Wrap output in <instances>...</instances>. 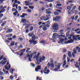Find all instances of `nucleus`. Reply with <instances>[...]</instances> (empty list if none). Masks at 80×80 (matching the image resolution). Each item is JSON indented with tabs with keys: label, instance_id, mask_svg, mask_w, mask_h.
Returning <instances> with one entry per match:
<instances>
[{
	"label": "nucleus",
	"instance_id": "nucleus-14",
	"mask_svg": "<svg viewBox=\"0 0 80 80\" xmlns=\"http://www.w3.org/2000/svg\"><path fill=\"white\" fill-rule=\"evenodd\" d=\"M50 16V14H48L46 16V18L45 19H44V21H47V20H48L49 19V17Z\"/></svg>",
	"mask_w": 80,
	"mask_h": 80
},
{
	"label": "nucleus",
	"instance_id": "nucleus-4",
	"mask_svg": "<svg viewBox=\"0 0 80 80\" xmlns=\"http://www.w3.org/2000/svg\"><path fill=\"white\" fill-rule=\"evenodd\" d=\"M71 8H72V10H71V12L72 13V14L74 13V12H75V8H76V6L73 4H71Z\"/></svg>",
	"mask_w": 80,
	"mask_h": 80
},
{
	"label": "nucleus",
	"instance_id": "nucleus-27",
	"mask_svg": "<svg viewBox=\"0 0 80 80\" xmlns=\"http://www.w3.org/2000/svg\"><path fill=\"white\" fill-rule=\"evenodd\" d=\"M45 16H42L40 18V19L41 20H45Z\"/></svg>",
	"mask_w": 80,
	"mask_h": 80
},
{
	"label": "nucleus",
	"instance_id": "nucleus-47",
	"mask_svg": "<svg viewBox=\"0 0 80 80\" xmlns=\"http://www.w3.org/2000/svg\"><path fill=\"white\" fill-rule=\"evenodd\" d=\"M36 60L37 61V64H38V65H39V64H40V62H39V61H38V59H37V58L36 59Z\"/></svg>",
	"mask_w": 80,
	"mask_h": 80
},
{
	"label": "nucleus",
	"instance_id": "nucleus-24",
	"mask_svg": "<svg viewBox=\"0 0 80 80\" xmlns=\"http://www.w3.org/2000/svg\"><path fill=\"white\" fill-rule=\"evenodd\" d=\"M75 66L77 67V68H79V64L78 62H76V64H75Z\"/></svg>",
	"mask_w": 80,
	"mask_h": 80
},
{
	"label": "nucleus",
	"instance_id": "nucleus-37",
	"mask_svg": "<svg viewBox=\"0 0 80 80\" xmlns=\"http://www.w3.org/2000/svg\"><path fill=\"white\" fill-rule=\"evenodd\" d=\"M28 7L30 9H33L34 7L33 6H29Z\"/></svg>",
	"mask_w": 80,
	"mask_h": 80
},
{
	"label": "nucleus",
	"instance_id": "nucleus-51",
	"mask_svg": "<svg viewBox=\"0 0 80 80\" xmlns=\"http://www.w3.org/2000/svg\"><path fill=\"white\" fill-rule=\"evenodd\" d=\"M50 10H51V9L50 8H49L46 10V12H47V11H48V12H50Z\"/></svg>",
	"mask_w": 80,
	"mask_h": 80
},
{
	"label": "nucleus",
	"instance_id": "nucleus-32",
	"mask_svg": "<svg viewBox=\"0 0 80 80\" xmlns=\"http://www.w3.org/2000/svg\"><path fill=\"white\" fill-rule=\"evenodd\" d=\"M14 44H15V42L12 41L11 43V45H10L11 47H12L13 45H14Z\"/></svg>",
	"mask_w": 80,
	"mask_h": 80
},
{
	"label": "nucleus",
	"instance_id": "nucleus-43",
	"mask_svg": "<svg viewBox=\"0 0 80 80\" xmlns=\"http://www.w3.org/2000/svg\"><path fill=\"white\" fill-rule=\"evenodd\" d=\"M47 12H46L47 14H49V13H52V12L50 11H46Z\"/></svg>",
	"mask_w": 80,
	"mask_h": 80
},
{
	"label": "nucleus",
	"instance_id": "nucleus-41",
	"mask_svg": "<svg viewBox=\"0 0 80 80\" xmlns=\"http://www.w3.org/2000/svg\"><path fill=\"white\" fill-rule=\"evenodd\" d=\"M45 42V40H42L40 42V43H44Z\"/></svg>",
	"mask_w": 80,
	"mask_h": 80
},
{
	"label": "nucleus",
	"instance_id": "nucleus-19",
	"mask_svg": "<svg viewBox=\"0 0 80 80\" xmlns=\"http://www.w3.org/2000/svg\"><path fill=\"white\" fill-rule=\"evenodd\" d=\"M73 40L72 39H71L68 41V42H65V43H73Z\"/></svg>",
	"mask_w": 80,
	"mask_h": 80
},
{
	"label": "nucleus",
	"instance_id": "nucleus-63",
	"mask_svg": "<svg viewBox=\"0 0 80 80\" xmlns=\"http://www.w3.org/2000/svg\"><path fill=\"white\" fill-rule=\"evenodd\" d=\"M56 3H57L58 4V3H60V2L59 1H57L56 2Z\"/></svg>",
	"mask_w": 80,
	"mask_h": 80
},
{
	"label": "nucleus",
	"instance_id": "nucleus-20",
	"mask_svg": "<svg viewBox=\"0 0 80 80\" xmlns=\"http://www.w3.org/2000/svg\"><path fill=\"white\" fill-rule=\"evenodd\" d=\"M45 58L43 56L41 57L39 59V62H42V60L43 61L45 60Z\"/></svg>",
	"mask_w": 80,
	"mask_h": 80
},
{
	"label": "nucleus",
	"instance_id": "nucleus-33",
	"mask_svg": "<svg viewBox=\"0 0 80 80\" xmlns=\"http://www.w3.org/2000/svg\"><path fill=\"white\" fill-rule=\"evenodd\" d=\"M60 6H62V4H56V8H58V6L60 7Z\"/></svg>",
	"mask_w": 80,
	"mask_h": 80
},
{
	"label": "nucleus",
	"instance_id": "nucleus-9",
	"mask_svg": "<svg viewBox=\"0 0 80 80\" xmlns=\"http://www.w3.org/2000/svg\"><path fill=\"white\" fill-rule=\"evenodd\" d=\"M46 27H47L46 26V25L44 26V25H42L39 27V28H42L43 30L45 31V30H47V29Z\"/></svg>",
	"mask_w": 80,
	"mask_h": 80
},
{
	"label": "nucleus",
	"instance_id": "nucleus-48",
	"mask_svg": "<svg viewBox=\"0 0 80 80\" xmlns=\"http://www.w3.org/2000/svg\"><path fill=\"white\" fill-rule=\"evenodd\" d=\"M0 75H4V73L2 72V71H0Z\"/></svg>",
	"mask_w": 80,
	"mask_h": 80
},
{
	"label": "nucleus",
	"instance_id": "nucleus-54",
	"mask_svg": "<svg viewBox=\"0 0 80 80\" xmlns=\"http://www.w3.org/2000/svg\"><path fill=\"white\" fill-rule=\"evenodd\" d=\"M22 15L24 16H27V14L25 13H23L22 14Z\"/></svg>",
	"mask_w": 80,
	"mask_h": 80
},
{
	"label": "nucleus",
	"instance_id": "nucleus-22",
	"mask_svg": "<svg viewBox=\"0 0 80 80\" xmlns=\"http://www.w3.org/2000/svg\"><path fill=\"white\" fill-rule=\"evenodd\" d=\"M53 36L52 37V38H56L57 36H58V34L57 33H54L53 34Z\"/></svg>",
	"mask_w": 80,
	"mask_h": 80
},
{
	"label": "nucleus",
	"instance_id": "nucleus-11",
	"mask_svg": "<svg viewBox=\"0 0 80 80\" xmlns=\"http://www.w3.org/2000/svg\"><path fill=\"white\" fill-rule=\"evenodd\" d=\"M73 52H72V55L73 57H75V54L77 53V51L76 50V49H74L73 50Z\"/></svg>",
	"mask_w": 80,
	"mask_h": 80
},
{
	"label": "nucleus",
	"instance_id": "nucleus-23",
	"mask_svg": "<svg viewBox=\"0 0 80 80\" xmlns=\"http://www.w3.org/2000/svg\"><path fill=\"white\" fill-rule=\"evenodd\" d=\"M18 41L20 42H22V41H23V38H18Z\"/></svg>",
	"mask_w": 80,
	"mask_h": 80
},
{
	"label": "nucleus",
	"instance_id": "nucleus-46",
	"mask_svg": "<svg viewBox=\"0 0 80 80\" xmlns=\"http://www.w3.org/2000/svg\"><path fill=\"white\" fill-rule=\"evenodd\" d=\"M13 68H12L10 70V72L11 73H13Z\"/></svg>",
	"mask_w": 80,
	"mask_h": 80
},
{
	"label": "nucleus",
	"instance_id": "nucleus-2",
	"mask_svg": "<svg viewBox=\"0 0 80 80\" xmlns=\"http://www.w3.org/2000/svg\"><path fill=\"white\" fill-rule=\"evenodd\" d=\"M31 52H32V51H30L28 52V54H27V57H28V60L29 62H31L32 61V60H31V58H32V57L33 55V53H32L31 55H29V54H30L31 53Z\"/></svg>",
	"mask_w": 80,
	"mask_h": 80
},
{
	"label": "nucleus",
	"instance_id": "nucleus-49",
	"mask_svg": "<svg viewBox=\"0 0 80 80\" xmlns=\"http://www.w3.org/2000/svg\"><path fill=\"white\" fill-rule=\"evenodd\" d=\"M71 30V28H68L66 29V30H67V31H68V30Z\"/></svg>",
	"mask_w": 80,
	"mask_h": 80
},
{
	"label": "nucleus",
	"instance_id": "nucleus-8",
	"mask_svg": "<svg viewBox=\"0 0 80 80\" xmlns=\"http://www.w3.org/2000/svg\"><path fill=\"white\" fill-rule=\"evenodd\" d=\"M47 66L45 68L44 70V73L45 74H48L49 73V72H50V70H47Z\"/></svg>",
	"mask_w": 80,
	"mask_h": 80
},
{
	"label": "nucleus",
	"instance_id": "nucleus-17",
	"mask_svg": "<svg viewBox=\"0 0 80 80\" xmlns=\"http://www.w3.org/2000/svg\"><path fill=\"white\" fill-rule=\"evenodd\" d=\"M80 37V35H79L74 36H72V38H73V39L74 40H77V38H78V37Z\"/></svg>",
	"mask_w": 80,
	"mask_h": 80
},
{
	"label": "nucleus",
	"instance_id": "nucleus-42",
	"mask_svg": "<svg viewBox=\"0 0 80 80\" xmlns=\"http://www.w3.org/2000/svg\"><path fill=\"white\" fill-rule=\"evenodd\" d=\"M6 23V22L5 21V22H3V23L1 24L2 27H3V26L4 25H5Z\"/></svg>",
	"mask_w": 80,
	"mask_h": 80
},
{
	"label": "nucleus",
	"instance_id": "nucleus-5",
	"mask_svg": "<svg viewBox=\"0 0 80 80\" xmlns=\"http://www.w3.org/2000/svg\"><path fill=\"white\" fill-rule=\"evenodd\" d=\"M62 37H65V36L62 35H59V38H60V39L59 41L58 42L59 43H62L63 40H64V39L62 38Z\"/></svg>",
	"mask_w": 80,
	"mask_h": 80
},
{
	"label": "nucleus",
	"instance_id": "nucleus-35",
	"mask_svg": "<svg viewBox=\"0 0 80 80\" xmlns=\"http://www.w3.org/2000/svg\"><path fill=\"white\" fill-rule=\"evenodd\" d=\"M3 9L0 11V13H2V12H5V9L4 8H2Z\"/></svg>",
	"mask_w": 80,
	"mask_h": 80
},
{
	"label": "nucleus",
	"instance_id": "nucleus-64",
	"mask_svg": "<svg viewBox=\"0 0 80 80\" xmlns=\"http://www.w3.org/2000/svg\"><path fill=\"white\" fill-rule=\"evenodd\" d=\"M78 62H79V65L80 66V58H79L78 60Z\"/></svg>",
	"mask_w": 80,
	"mask_h": 80
},
{
	"label": "nucleus",
	"instance_id": "nucleus-44",
	"mask_svg": "<svg viewBox=\"0 0 80 80\" xmlns=\"http://www.w3.org/2000/svg\"><path fill=\"white\" fill-rule=\"evenodd\" d=\"M25 50H26L25 49L21 50H20V52H23H23H25Z\"/></svg>",
	"mask_w": 80,
	"mask_h": 80
},
{
	"label": "nucleus",
	"instance_id": "nucleus-21",
	"mask_svg": "<svg viewBox=\"0 0 80 80\" xmlns=\"http://www.w3.org/2000/svg\"><path fill=\"white\" fill-rule=\"evenodd\" d=\"M10 65H9L8 66V67L7 66H5V68L7 70H9L10 69Z\"/></svg>",
	"mask_w": 80,
	"mask_h": 80
},
{
	"label": "nucleus",
	"instance_id": "nucleus-60",
	"mask_svg": "<svg viewBox=\"0 0 80 80\" xmlns=\"http://www.w3.org/2000/svg\"><path fill=\"white\" fill-rule=\"evenodd\" d=\"M78 30H80V29L79 28H78L77 29H76L74 30L75 32H77L78 31Z\"/></svg>",
	"mask_w": 80,
	"mask_h": 80
},
{
	"label": "nucleus",
	"instance_id": "nucleus-55",
	"mask_svg": "<svg viewBox=\"0 0 80 80\" xmlns=\"http://www.w3.org/2000/svg\"><path fill=\"white\" fill-rule=\"evenodd\" d=\"M58 8V9H60V10L62 9V8L61 7H58V8Z\"/></svg>",
	"mask_w": 80,
	"mask_h": 80
},
{
	"label": "nucleus",
	"instance_id": "nucleus-56",
	"mask_svg": "<svg viewBox=\"0 0 80 80\" xmlns=\"http://www.w3.org/2000/svg\"><path fill=\"white\" fill-rule=\"evenodd\" d=\"M18 8L19 10H22V8H21V7L20 6H18Z\"/></svg>",
	"mask_w": 80,
	"mask_h": 80
},
{
	"label": "nucleus",
	"instance_id": "nucleus-31",
	"mask_svg": "<svg viewBox=\"0 0 80 80\" xmlns=\"http://www.w3.org/2000/svg\"><path fill=\"white\" fill-rule=\"evenodd\" d=\"M40 53H39L37 56H35L33 58L34 59V58H36V59H37V58H38V56L40 55Z\"/></svg>",
	"mask_w": 80,
	"mask_h": 80
},
{
	"label": "nucleus",
	"instance_id": "nucleus-57",
	"mask_svg": "<svg viewBox=\"0 0 80 80\" xmlns=\"http://www.w3.org/2000/svg\"><path fill=\"white\" fill-rule=\"evenodd\" d=\"M45 8L44 7H42V11H43V10H45Z\"/></svg>",
	"mask_w": 80,
	"mask_h": 80
},
{
	"label": "nucleus",
	"instance_id": "nucleus-34",
	"mask_svg": "<svg viewBox=\"0 0 80 80\" xmlns=\"http://www.w3.org/2000/svg\"><path fill=\"white\" fill-rule=\"evenodd\" d=\"M56 18L57 19V20H58L60 19V18H61V17L59 16H58L56 17Z\"/></svg>",
	"mask_w": 80,
	"mask_h": 80
},
{
	"label": "nucleus",
	"instance_id": "nucleus-1",
	"mask_svg": "<svg viewBox=\"0 0 80 80\" xmlns=\"http://www.w3.org/2000/svg\"><path fill=\"white\" fill-rule=\"evenodd\" d=\"M28 35L29 37H32V39L29 40V42L31 43H33L34 45H36L37 44V41H35L36 38L35 36L33 35V32H30Z\"/></svg>",
	"mask_w": 80,
	"mask_h": 80
},
{
	"label": "nucleus",
	"instance_id": "nucleus-28",
	"mask_svg": "<svg viewBox=\"0 0 80 80\" xmlns=\"http://www.w3.org/2000/svg\"><path fill=\"white\" fill-rule=\"evenodd\" d=\"M13 77H14V76H9V79H10V80H13Z\"/></svg>",
	"mask_w": 80,
	"mask_h": 80
},
{
	"label": "nucleus",
	"instance_id": "nucleus-58",
	"mask_svg": "<svg viewBox=\"0 0 80 80\" xmlns=\"http://www.w3.org/2000/svg\"><path fill=\"white\" fill-rule=\"evenodd\" d=\"M53 20L54 21H56V20H57V18L56 17V18H53Z\"/></svg>",
	"mask_w": 80,
	"mask_h": 80
},
{
	"label": "nucleus",
	"instance_id": "nucleus-45",
	"mask_svg": "<svg viewBox=\"0 0 80 80\" xmlns=\"http://www.w3.org/2000/svg\"><path fill=\"white\" fill-rule=\"evenodd\" d=\"M78 16L77 15L74 18L75 20H77V18H78Z\"/></svg>",
	"mask_w": 80,
	"mask_h": 80
},
{
	"label": "nucleus",
	"instance_id": "nucleus-62",
	"mask_svg": "<svg viewBox=\"0 0 80 80\" xmlns=\"http://www.w3.org/2000/svg\"><path fill=\"white\" fill-rule=\"evenodd\" d=\"M12 38H13V39H15V38H16V36L14 35L12 36Z\"/></svg>",
	"mask_w": 80,
	"mask_h": 80
},
{
	"label": "nucleus",
	"instance_id": "nucleus-3",
	"mask_svg": "<svg viewBox=\"0 0 80 80\" xmlns=\"http://www.w3.org/2000/svg\"><path fill=\"white\" fill-rule=\"evenodd\" d=\"M54 64H56L55 65V68L54 69V71H57V70H58L60 68V65L59 63H57V62L55 61L54 62Z\"/></svg>",
	"mask_w": 80,
	"mask_h": 80
},
{
	"label": "nucleus",
	"instance_id": "nucleus-40",
	"mask_svg": "<svg viewBox=\"0 0 80 80\" xmlns=\"http://www.w3.org/2000/svg\"><path fill=\"white\" fill-rule=\"evenodd\" d=\"M31 65L32 66V67H35V64L34 63H31Z\"/></svg>",
	"mask_w": 80,
	"mask_h": 80
},
{
	"label": "nucleus",
	"instance_id": "nucleus-50",
	"mask_svg": "<svg viewBox=\"0 0 80 80\" xmlns=\"http://www.w3.org/2000/svg\"><path fill=\"white\" fill-rule=\"evenodd\" d=\"M62 52H64V53H65L66 52H67V50L65 49H62Z\"/></svg>",
	"mask_w": 80,
	"mask_h": 80
},
{
	"label": "nucleus",
	"instance_id": "nucleus-52",
	"mask_svg": "<svg viewBox=\"0 0 80 80\" xmlns=\"http://www.w3.org/2000/svg\"><path fill=\"white\" fill-rule=\"evenodd\" d=\"M2 8H3V6L2 5L0 6V10H2Z\"/></svg>",
	"mask_w": 80,
	"mask_h": 80
},
{
	"label": "nucleus",
	"instance_id": "nucleus-16",
	"mask_svg": "<svg viewBox=\"0 0 80 80\" xmlns=\"http://www.w3.org/2000/svg\"><path fill=\"white\" fill-rule=\"evenodd\" d=\"M49 66H50L51 67H52V68L54 67V65L53 63H52L50 64V63L49 62L47 65L48 67Z\"/></svg>",
	"mask_w": 80,
	"mask_h": 80
},
{
	"label": "nucleus",
	"instance_id": "nucleus-15",
	"mask_svg": "<svg viewBox=\"0 0 80 80\" xmlns=\"http://www.w3.org/2000/svg\"><path fill=\"white\" fill-rule=\"evenodd\" d=\"M41 69V66L38 65L37 66V67L35 69V71L36 72H38V70H40Z\"/></svg>",
	"mask_w": 80,
	"mask_h": 80
},
{
	"label": "nucleus",
	"instance_id": "nucleus-7",
	"mask_svg": "<svg viewBox=\"0 0 80 80\" xmlns=\"http://www.w3.org/2000/svg\"><path fill=\"white\" fill-rule=\"evenodd\" d=\"M24 3L25 5L26 6H30V5H33V2H30L27 1H25Z\"/></svg>",
	"mask_w": 80,
	"mask_h": 80
},
{
	"label": "nucleus",
	"instance_id": "nucleus-36",
	"mask_svg": "<svg viewBox=\"0 0 80 80\" xmlns=\"http://www.w3.org/2000/svg\"><path fill=\"white\" fill-rule=\"evenodd\" d=\"M27 21V20L25 19H22V22L23 23H25V22H26Z\"/></svg>",
	"mask_w": 80,
	"mask_h": 80
},
{
	"label": "nucleus",
	"instance_id": "nucleus-26",
	"mask_svg": "<svg viewBox=\"0 0 80 80\" xmlns=\"http://www.w3.org/2000/svg\"><path fill=\"white\" fill-rule=\"evenodd\" d=\"M13 31V29H8L7 31L6 32L7 33H10V32H12Z\"/></svg>",
	"mask_w": 80,
	"mask_h": 80
},
{
	"label": "nucleus",
	"instance_id": "nucleus-12",
	"mask_svg": "<svg viewBox=\"0 0 80 80\" xmlns=\"http://www.w3.org/2000/svg\"><path fill=\"white\" fill-rule=\"evenodd\" d=\"M71 4L69 6H68L67 7V10H68V14H71V13L69 12V11L70 10V9H71V8H72V7H71Z\"/></svg>",
	"mask_w": 80,
	"mask_h": 80
},
{
	"label": "nucleus",
	"instance_id": "nucleus-59",
	"mask_svg": "<svg viewBox=\"0 0 80 80\" xmlns=\"http://www.w3.org/2000/svg\"><path fill=\"white\" fill-rule=\"evenodd\" d=\"M71 18L72 19V20H74V16L71 17Z\"/></svg>",
	"mask_w": 80,
	"mask_h": 80
},
{
	"label": "nucleus",
	"instance_id": "nucleus-25",
	"mask_svg": "<svg viewBox=\"0 0 80 80\" xmlns=\"http://www.w3.org/2000/svg\"><path fill=\"white\" fill-rule=\"evenodd\" d=\"M68 55L69 57H72V53H71V52H69L68 53Z\"/></svg>",
	"mask_w": 80,
	"mask_h": 80
},
{
	"label": "nucleus",
	"instance_id": "nucleus-13",
	"mask_svg": "<svg viewBox=\"0 0 80 80\" xmlns=\"http://www.w3.org/2000/svg\"><path fill=\"white\" fill-rule=\"evenodd\" d=\"M7 59L6 58H4L3 59V60L1 61L0 63L2 65H4L6 63V61H4V60H6Z\"/></svg>",
	"mask_w": 80,
	"mask_h": 80
},
{
	"label": "nucleus",
	"instance_id": "nucleus-53",
	"mask_svg": "<svg viewBox=\"0 0 80 80\" xmlns=\"http://www.w3.org/2000/svg\"><path fill=\"white\" fill-rule=\"evenodd\" d=\"M53 60L52 58H51L50 59V62H51V63H53Z\"/></svg>",
	"mask_w": 80,
	"mask_h": 80
},
{
	"label": "nucleus",
	"instance_id": "nucleus-18",
	"mask_svg": "<svg viewBox=\"0 0 80 80\" xmlns=\"http://www.w3.org/2000/svg\"><path fill=\"white\" fill-rule=\"evenodd\" d=\"M50 21H48L47 22H46V27H50Z\"/></svg>",
	"mask_w": 80,
	"mask_h": 80
},
{
	"label": "nucleus",
	"instance_id": "nucleus-38",
	"mask_svg": "<svg viewBox=\"0 0 80 80\" xmlns=\"http://www.w3.org/2000/svg\"><path fill=\"white\" fill-rule=\"evenodd\" d=\"M26 12H28L29 13H31L32 12V10L31 9H27L26 10Z\"/></svg>",
	"mask_w": 80,
	"mask_h": 80
},
{
	"label": "nucleus",
	"instance_id": "nucleus-10",
	"mask_svg": "<svg viewBox=\"0 0 80 80\" xmlns=\"http://www.w3.org/2000/svg\"><path fill=\"white\" fill-rule=\"evenodd\" d=\"M23 26L25 25L26 27H25V29H27L29 27H30L31 25H32V24H23Z\"/></svg>",
	"mask_w": 80,
	"mask_h": 80
},
{
	"label": "nucleus",
	"instance_id": "nucleus-29",
	"mask_svg": "<svg viewBox=\"0 0 80 80\" xmlns=\"http://www.w3.org/2000/svg\"><path fill=\"white\" fill-rule=\"evenodd\" d=\"M63 63H63L62 64V67L63 68H64V66L66 65V61H65V60H64Z\"/></svg>",
	"mask_w": 80,
	"mask_h": 80
},
{
	"label": "nucleus",
	"instance_id": "nucleus-30",
	"mask_svg": "<svg viewBox=\"0 0 80 80\" xmlns=\"http://www.w3.org/2000/svg\"><path fill=\"white\" fill-rule=\"evenodd\" d=\"M59 13V12L57 11L54 12V14L55 15H58Z\"/></svg>",
	"mask_w": 80,
	"mask_h": 80
},
{
	"label": "nucleus",
	"instance_id": "nucleus-6",
	"mask_svg": "<svg viewBox=\"0 0 80 80\" xmlns=\"http://www.w3.org/2000/svg\"><path fill=\"white\" fill-rule=\"evenodd\" d=\"M52 28L53 30H58V25L57 23H54L52 26Z\"/></svg>",
	"mask_w": 80,
	"mask_h": 80
},
{
	"label": "nucleus",
	"instance_id": "nucleus-39",
	"mask_svg": "<svg viewBox=\"0 0 80 80\" xmlns=\"http://www.w3.org/2000/svg\"><path fill=\"white\" fill-rule=\"evenodd\" d=\"M33 27L31 26L30 27V31H32V30H33Z\"/></svg>",
	"mask_w": 80,
	"mask_h": 80
},
{
	"label": "nucleus",
	"instance_id": "nucleus-61",
	"mask_svg": "<svg viewBox=\"0 0 80 80\" xmlns=\"http://www.w3.org/2000/svg\"><path fill=\"white\" fill-rule=\"evenodd\" d=\"M59 34H60L61 35H62L63 34V33L62 32H61L60 31L59 32Z\"/></svg>",
	"mask_w": 80,
	"mask_h": 80
}]
</instances>
